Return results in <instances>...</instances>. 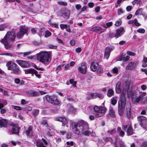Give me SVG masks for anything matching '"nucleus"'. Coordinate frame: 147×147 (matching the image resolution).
Masks as SVG:
<instances>
[{"mask_svg": "<svg viewBox=\"0 0 147 147\" xmlns=\"http://www.w3.org/2000/svg\"><path fill=\"white\" fill-rule=\"evenodd\" d=\"M122 129L125 131H126L127 135L128 136L131 135L134 133V131L131 126L125 125L123 126Z\"/></svg>", "mask_w": 147, "mask_h": 147, "instance_id": "6e6552de", "label": "nucleus"}, {"mask_svg": "<svg viewBox=\"0 0 147 147\" xmlns=\"http://www.w3.org/2000/svg\"><path fill=\"white\" fill-rule=\"evenodd\" d=\"M131 106L130 103H127L126 105V110L125 113L128 119L131 118L132 112L131 111Z\"/></svg>", "mask_w": 147, "mask_h": 147, "instance_id": "9d476101", "label": "nucleus"}, {"mask_svg": "<svg viewBox=\"0 0 147 147\" xmlns=\"http://www.w3.org/2000/svg\"><path fill=\"white\" fill-rule=\"evenodd\" d=\"M124 56V55H123V53L122 55L118 58V61H121L123 60Z\"/></svg>", "mask_w": 147, "mask_h": 147, "instance_id": "0e129e2a", "label": "nucleus"}, {"mask_svg": "<svg viewBox=\"0 0 147 147\" xmlns=\"http://www.w3.org/2000/svg\"><path fill=\"white\" fill-rule=\"evenodd\" d=\"M113 50L112 48L110 47H107L105 50L104 59H108L109 58L111 52Z\"/></svg>", "mask_w": 147, "mask_h": 147, "instance_id": "4468645a", "label": "nucleus"}, {"mask_svg": "<svg viewBox=\"0 0 147 147\" xmlns=\"http://www.w3.org/2000/svg\"><path fill=\"white\" fill-rule=\"evenodd\" d=\"M36 145L37 147H46L42 142L38 140L36 141Z\"/></svg>", "mask_w": 147, "mask_h": 147, "instance_id": "2f4dec72", "label": "nucleus"}, {"mask_svg": "<svg viewBox=\"0 0 147 147\" xmlns=\"http://www.w3.org/2000/svg\"><path fill=\"white\" fill-rule=\"evenodd\" d=\"M145 32V30L143 28H140L137 30V32L140 33H144Z\"/></svg>", "mask_w": 147, "mask_h": 147, "instance_id": "37998d69", "label": "nucleus"}, {"mask_svg": "<svg viewBox=\"0 0 147 147\" xmlns=\"http://www.w3.org/2000/svg\"><path fill=\"white\" fill-rule=\"evenodd\" d=\"M16 37V34L14 31H9L7 32L4 38L2 39L6 40L9 42H13Z\"/></svg>", "mask_w": 147, "mask_h": 147, "instance_id": "20e7f679", "label": "nucleus"}, {"mask_svg": "<svg viewBox=\"0 0 147 147\" xmlns=\"http://www.w3.org/2000/svg\"><path fill=\"white\" fill-rule=\"evenodd\" d=\"M32 96H38L39 94V93L38 92L32 90Z\"/></svg>", "mask_w": 147, "mask_h": 147, "instance_id": "de8ad7c7", "label": "nucleus"}, {"mask_svg": "<svg viewBox=\"0 0 147 147\" xmlns=\"http://www.w3.org/2000/svg\"><path fill=\"white\" fill-rule=\"evenodd\" d=\"M97 70V74L99 76H100L103 72V69L100 67H98Z\"/></svg>", "mask_w": 147, "mask_h": 147, "instance_id": "f704fd0d", "label": "nucleus"}, {"mask_svg": "<svg viewBox=\"0 0 147 147\" xmlns=\"http://www.w3.org/2000/svg\"><path fill=\"white\" fill-rule=\"evenodd\" d=\"M136 64L133 62H129L126 66L125 69L127 70H132L136 67Z\"/></svg>", "mask_w": 147, "mask_h": 147, "instance_id": "dca6fc26", "label": "nucleus"}, {"mask_svg": "<svg viewBox=\"0 0 147 147\" xmlns=\"http://www.w3.org/2000/svg\"><path fill=\"white\" fill-rule=\"evenodd\" d=\"M8 42L6 40L1 39L0 42L3 44L5 49H9L11 48V45L8 43Z\"/></svg>", "mask_w": 147, "mask_h": 147, "instance_id": "b1692460", "label": "nucleus"}, {"mask_svg": "<svg viewBox=\"0 0 147 147\" xmlns=\"http://www.w3.org/2000/svg\"><path fill=\"white\" fill-rule=\"evenodd\" d=\"M109 114L111 117L113 118H114L115 117L114 111L112 108H110L109 110Z\"/></svg>", "mask_w": 147, "mask_h": 147, "instance_id": "7c9ffc66", "label": "nucleus"}, {"mask_svg": "<svg viewBox=\"0 0 147 147\" xmlns=\"http://www.w3.org/2000/svg\"><path fill=\"white\" fill-rule=\"evenodd\" d=\"M107 132L110 134L113 135L115 134L116 130L115 129H113L112 130H108Z\"/></svg>", "mask_w": 147, "mask_h": 147, "instance_id": "4c0bfd02", "label": "nucleus"}, {"mask_svg": "<svg viewBox=\"0 0 147 147\" xmlns=\"http://www.w3.org/2000/svg\"><path fill=\"white\" fill-rule=\"evenodd\" d=\"M12 129L11 132L13 134H18L19 133V128L18 125L15 124H12Z\"/></svg>", "mask_w": 147, "mask_h": 147, "instance_id": "a211bd4d", "label": "nucleus"}, {"mask_svg": "<svg viewBox=\"0 0 147 147\" xmlns=\"http://www.w3.org/2000/svg\"><path fill=\"white\" fill-rule=\"evenodd\" d=\"M28 102L27 101H26L24 99H22L21 100V103L22 105H25L28 104Z\"/></svg>", "mask_w": 147, "mask_h": 147, "instance_id": "052dcab7", "label": "nucleus"}, {"mask_svg": "<svg viewBox=\"0 0 147 147\" xmlns=\"http://www.w3.org/2000/svg\"><path fill=\"white\" fill-rule=\"evenodd\" d=\"M45 37L47 38L51 36V34L49 30H47L45 32Z\"/></svg>", "mask_w": 147, "mask_h": 147, "instance_id": "ea45409f", "label": "nucleus"}, {"mask_svg": "<svg viewBox=\"0 0 147 147\" xmlns=\"http://www.w3.org/2000/svg\"><path fill=\"white\" fill-rule=\"evenodd\" d=\"M49 48L51 49H56L57 48V46H54L51 45H49Z\"/></svg>", "mask_w": 147, "mask_h": 147, "instance_id": "e2e57ef3", "label": "nucleus"}, {"mask_svg": "<svg viewBox=\"0 0 147 147\" xmlns=\"http://www.w3.org/2000/svg\"><path fill=\"white\" fill-rule=\"evenodd\" d=\"M99 67L98 64L97 63L92 62L91 64L90 68L92 71H95L97 70Z\"/></svg>", "mask_w": 147, "mask_h": 147, "instance_id": "6ab92c4d", "label": "nucleus"}, {"mask_svg": "<svg viewBox=\"0 0 147 147\" xmlns=\"http://www.w3.org/2000/svg\"><path fill=\"white\" fill-rule=\"evenodd\" d=\"M118 71V69L116 67H115L112 70V72L114 74H117Z\"/></svg>", "mask_w": 147, "mask_h": 147, "instance_id": "5fc2aeb1", "label": "nucleus"}, {"mask_svg": "<svg viewBox=\"0 0 147 147\" xmlns=\"http://www.w3.org/2000/svg\"><path fill=\"white\" fill-rule=\"evenodd\" d=\"M141 103L143 104L147 103V97L143 98L142 96V98L141 100Z\"/></svg>", "mask_w": 147, "mask_h": 147, "instance_id": "e433bc0d", "label": "nucleus"}, {"mask_svg": "<svg viewBox=\"0 0 147 147\" xmlns=\"http://www.w3.org/2000/svg\"><path fill=\"white\" fill-rule=\"evenodd\" d=\"M38 61L45 65H48L51 62V57L50 52L46 51H40L36 54Z\"/></svg>", "mask_w": 147, "mask_h": 147, "instance_id": "f03ea898", "label": "nucleus"}, {"mask_svg": "<svg viewBox=\"0 0 147 147\" xmlns=\"http://www.w3.org/2000/svg\"><path fill=\"white\" fill-rule=\"evenodd\" d=\"M142 8H139L136 11L135 13L136 15H137L139 14L142 13Z\"/></svg>", "mask_w": 147, "mask_h": 147, "instance_id": "09e8293b", "label": "nucleus"}, {"mask_svg": "<svg viewBox=\"0 0 147 147\" xmlns=\"http://www.w3.org/2000/svg\"><path fill=\"white\" fill-rule=\"evenodd\" d=\"M127 54L129 55L132 56H134L135 55V53H134L129 51H127Z\"/></svg>", "mask_w": 147, "mask_h": 147, "instance_id": "4d7b16f0", "label": "nucleus"}, {"mask_svg": "<svg viewBox=\"0 0 147 147\" xmlns=\"http://www.w3.org/2000/svg\"><path fill=\"white\" fill-rule=\"evenodd\" d=\"M130 58V57L128 56H127L126 57H124L123 60L124 61H126L128 60Z\"/></svg>", "mask_w": 147, "mask_h": 147, "instance_id": "774afa93", "label": "nucleus"}, {"mask_svg": "<svg viewBox=\"0 0 147 147\" xmlns=\"http://www.w3.org/2000/svg\"><path fill=\"white\" fill-rule=\"evenodd\" d=\"M126 101L124 100V98H122V100H120L118 102V112L120 116H122L125 108Z\"/></svg>", "mask_w": 147, "mask_h": 147, "instance_id": "423d86ee", "label": "nucleus"}, {"mask_svg": "<svg viewBox=\"0 0 147 147\" xmlns=\"http://www.w3.org/2000/svg\"><path fill=\"white\" fill-rule=\"evenodd\" d=\"M32 127L30 126L28 127L27 129L24 132L26 136H32Z\"/></svg>", "mask_w": 147, "mask_h": 147, "instance_id": "412c9836", "label": "nucleus"}, {"mask_svg": "<svg viewBox=\"0 0 147 147\" xmlns=\"http://www.w3.org/2000/svg\"><path fill=\"white\" fill-rule=\"evenodd\" d=\"M58 3L61 5H67V3L66 2H59Z\"/></svg>", "mask_w": 147, "mask_h": 147, "instance_id": "69168bd1", "label": "nucleus"}, {"mask_svg": "<svg viewBox=\"0 0 147 147\" xmlns=\"http://www.w3.org/2000/svg\"><path fill=\"white\" fill-rule=\"evenodd\" d=\"M130 81L129 80H128L127 81H126L125 82V85L127 87L128 90H129V89H130L129 86L130 85Z\"/></svg>", "mask_w": 147, "mask_h": 147, "instance_id": "a18cd8bd", "label": "nucleus"}, {"mask_svg": "<svg viewBox=\"0 0 147 147\" xmlns=\"http://www.w3.org/2000/svg\"><path fill=\"white\" fill-rule=\"evenodd\" d=\"M28 28L24 26L20 27L19 31L16 34L17 37L19 38H21L24 34H26L28 32Z\"/></svg>", "mask_w": 147, "mask_h": 147, "instance_id": "0eeeda50", "label": "nucleus"}, {"mask_svg": "<svg viewBox=\"0 0 147 147\" xmlns=\"http://www.w3.org/2000/svg\"><path fill=\"white\" fill-rule=\"evenodd\" d=\"M94 110L95 112L94 113L96 117L103 116L106 111V108L105 107H98L96 106L94 107Z\"/></svg>", "mask_w": 147, "mask_h": 147, "instance_id": "7ed1b4c3", "label": "nucleus"}, {"mask_svg": "<svg viewBox=\"0 0 147 147\" xmlns=\"http://www.w3.org/2000/svg\"><path fill=\"white\" fill-rule=\"evenodd\" d=\"M13 108L14 109L17 110H22L21 108L19 106H14Z\"/></svg>", "mask_w": 147, "mask_h": 147, "instance_id": "338daca9", "label": "nucleus"}, {"mask_svg": "<svg viewBox=\"0 0 147 147\" xmlns=\"http://www.w3.org/2000/svg\"><path fill=\"white\" fill-rule=\"evenodd\" d=\"M39 113V110L37 109H34L32 112V115L34 116H37Z\"/></svg>", "mask_w": 147, "mask_h": 147, "instance_id": "473e14b6", "label": "nucleus"}, {"mask_svg": "<svg viewBox=\"0 0 147 147\" xmlns=\"http://www.w3.org/2000/svg\"><path fill=\"white\" fill-rule=\"evenodd\" d=\"M70 111L72 113H74L76 112V109L74 108L72 106H71L69 108Z\"/></svg>", "mask_w": 147, "mask_h": 147, "instance_id": "3c124183", "label": "nucleus"}, {"mask_svg": "<svg viewBox=\"0 0 147 147\" xmlns=\"http://www.w3.org/2000/svg\"><path fill=\"white\" fill-rule=\"evenodd\" d=\"M138 121L140 122V125L144 128L146 129V127L145 125L146 119L144 116H140L138 117Z\"/></svg>", "mask_w": 147, "mask_h": 147, "instance_id": "1a4fd4ad", "label": "nucleus"}, {"mask_svg": "<svg viewBox=\"0 0 147 147\" xmlns=\"http://www.w3.org/2000/svg\"><path fill=\"white\" fill-rule=\"evenodd\" d=\"M107 95L109 97H110L114 95V91L112 89L109 90L108 91Z\"/></svg>", "mask_w": 147, "mask_h": 147, "instance_id": "72a5a7b5", "label": "nucleus"}, {"mask_svg": "<svg viewBox=\"0 0 147 147\" xmlns=\"http://www.w3.org/2000/svg\"><path fill=\"white\" fill-rule=\"evenodd\" d=\"M60 26L61 29L67 28V25L66 24H61L60 25Z\"/></svg>", "mask_w": 147, "mask_h": 147, "instance_id": "680f3d73", "label": "nucleus"}, {"mask_svg": "<svg viewBox=\"0 0 147 147\" xmlns=\"http://www.w3.org/2000/svg\"><path fill=\"white\" fill-rule=\"evenodd\" d=\"M97 26H95L90 29V31L95 32H97Z\"/></svg>", "mask_w": 147, "mask_h": 147, "instance_id": "13d9d810", "label": "nucleus"}, {"mask_svg": "<svg viewBox=\"0 0 147 147\" xmlns=\"http://www.w3.org/2000/svg\"><path fill=\"white\" fill-rule=\"evenodd\" d=\"M140 147H147V142L145 141L142 142Z\"/></svg>", "mask_w": 147, "mask_h": 147, "instance_id": "864d4df0", "label": "nucleus"}, {"mask_svg": "<svg viewBox=\"0 0 147 147\" xmlns=\"http://www.w3.org/2000/svg\"><path fill=\"white\" fill-rule=\"evenodd\" d=\"M132 101L134 103L138 102L140 101H141L142 98V95H140L139 96H137L134 94H132L131 96Z\"/></svg>", "mask_w": 147, "mask_h": 147, "instance_id": "f8f14e48", "label": "nucleus"}, {"mask_svg": "<svg viewBox=\"0 0 147 147\" xmlns=\"http://www.w3.org/2000/svg\"><path fill=\"white\" fill-rule=\"evenodd\" d=\"M89 128L88 123L84 121H82L78 123L75 124L72 127L73 131L76 134H79L80 131L85 135L88 136L90 133L89 131Z\"/></svg>", "mask_w": 147, "mask_h": 147, "instance_id": "f257e3e1", "label": "nucleus"}, {"mask_svg": "<svg viewBox=\"0 0 147 147\" xmlns=\"http://www.w3.org/2000/svg\"><path fill=\"white\" fill-rule=\"evenodd\" d=\"M32 110V108L30 107H26L24 109H22V110H25V111H30Z\"/></svg>", "mask_w": 147, "mask_h": 147, "instance_id": "49530a36", "label": "nucleus"}, {"mask_svg": "<svg viewBox=\"0 0 147 147\" xmlns=\"http://www.w3.org/2000/svg\"><path fill=\"white\" fill-rule=\"evenodd\" d=\"M34 74L36 76L37 78H41V76L38 73V72L35 70V71L34 72Z\"/></svg>", "mask_w": 147, "mask_h": 147, "instance_id": "79ce46f5", "label": "nucleus"}, {"mask_svg": "<svg viewBox=\"0 0 147 147\" xmlns=\"http://www.w3.org/2000/svg\"><path fill=\"white\" fill-rule=\"evenodd\" d=\"M17 63L23 68H28L30 66V64L28 62L25 61L18 60L17 61Z\"/></svg>", "mask_w": 147, "mask_h": 147, "instance_id": "ddd939ff", "label": "nucleus"}, {"mask_svg": "<svg viewBox=\"0 0 147 147\" xmlns=\"http://www.w3.org/2000/svg\"><path fill=\"white\" fill-rule=\"evenodd\" d=\"M121 21L120 20H119L117 21L115 23V25L117 26H119L121 24Z\"/></svg>", "mask_w": 147, "mask_h": 147, "instance_id": "8fccbe9b", "label": "nucleus"}, {"mask_svg": "<svg viewBox=\"0 0 147 147\" xmlns=\"http://www.w3.org/2000/svg\"><path fill=\"white\" fill-rule=\"evenodd\" d=\"M69 82L70 84H73V86L74 87H76V81H74L73 79H71L69 80Z\"/></svg>", "mask_w": 147, "mask_h": 147, "instance_id": "58836bf2", "label": "nucleus"}, {"mask_svg": "<svg viewBox=\"0 0 147 147\" xmlns=\"http://www.w3.org/2000/svg\"><path fill=\"white\" fill-rule=\"evenodd\" d=\"M46 99L48 102L53 105H57L60 104V102L58 100L57 97L55 95H47Z\"/></svg>", "mask_w": 147, "mask_h": 147, "instance_id": "39448f33", "label": "nucleus"}, {"mask_svg": "<svg viewBox=\"0 0 147 147\" xmlns=\"http://www.w3.org/2000/svg\"><path fill=\"white\" fill-rule=\"evenodd\" d=\"M115 32L116 33L115 34V37L116 38H117L122 35L124 33L125 30L123 28H121L116 30Z\"/></svg>", "mask_w": 147, "mask_h": 147, "instance_id": "2eb2a0df", "label": "nucleus"}, {"mask_svg": "<svg viewBox=\"0 0 147 147\" xmlns=\"http://www.w3.org/2000/svg\"><path fill=\"white\" fill-rule=\"evenodd\" d=\"M87 98L89 100L95 98V93H92L88 94L87 95Z\"/></svg>", "mask_w": 147, "mask_h": 147, "instance_id": "c756f323", "label": "nucleus"}, {"mask_svg": "<svg viewBox=\"0 0 147 147\" xmlns=\"http://www.w3.org/2000/svg\"><path fill=\"white\" fill-rule=\"evenodd\" d=\"M95 98L97 97L100 98H103V96L100 94L95 93Z\"/></svg>", "mask_w": 147, "mask_h": 147, "instance_id": "a19ab883", "label": "nucleus"}, {"mask_svg": "<svg viewBox=\"0 0 147 147\" xmlns=\"http://www.w3.org/2000/svg\"><path fill=\"white\" fill-rule=\"evenodd\" d=\"M124 13V12L122 9L119 8L117 9V14L118 15H119Z\"/></svg>", "mask_w": 147, "mask_h": 147, "instance_id": "c03bdc74", "label": "nucleus"}, {"mask_svg": "<svg viewBox=\"0 0 147 147\" xmlns=\"http://www.w3.org/2000/svg\"><path fill=\"white\" fill-rule=\"evenodd\" d=\"M35 70L33 69H30L26 70L25 71L26 74H31L32 76H34V73Z\"/></svg>", "mask_w": 147, "mask_h": 147, "instance_id": "c85d7f7f", "label": "nucleus"}, {"mask_svg": "<svg viewBox=\"0 0 147 147\" xmlns=\"http://www.w3.org/2000/svg\"><path fill=\"white\" fill-rule=\"evenodd\" d=\"M12 72L11 73L13 74L16 75H18L21 73V71L20 68L16 64L15 67H14L11 70Z\"/></svg>", "mask_w": 147, "mask_h": 147, "instance_id": "f3484780", "label": "nucleus"}, {"mask_svg": "<svg viewBox=\"0 0 147 147\" xmlns=\"http://www.w3.org/2000/svg\"><path fill=\"white\" fill-rule=\"evenodd\" d=\"M117 102V100L113 98L111 100V104L113 105H115Z\"/></svg>", "mask_w": 147, "mask_h": 147, "instance_id": "603ef678", "label": "nucleus"}, {"mask_svg": "<svg viewBox=\"0 0 147 147\" xmlns=\"http://www.w3.org/2000/svg\"><path fill=\"white\" fill-rule=\"evenodd\" d=\"M55 120L56 121H61L64 125H65L67 123V120L64 116L63 117H60L55 118Z\"/></svg>", "mask_w": 147, "mask_h": 147, "instance_id": "4be33fe9", "label": "nucleus"}, {"mask_svg": "<svg viewBox=\"0 0 147 147\" xmlns=\"http://www.w3.org/2000/svg\"><path fill=\"white\" fill-rule=\"evenodd\" d=\"M134 23L136 26H138L141 25V24L138 22L137 20L136 19L134 20Z\"/></svg>", "mask_w": 147, "mask_h": 147, "instance_id": "6e6d98bb", "label": "nucleus"}, {"mask_svg": "<svg viewBox=\"0 0 147 147\" xmlns=\"http://www.w3.org/2000/svg\"><path fill=\"white\" fill-rule=\"evenodd\" d=\"M121 83L120 82H117L115 90L116 92L117 93H119L120 92L121 90L120 89V86Z\"/></svg>", "mask_w": 147, "mask_h": 147, "instance_id": "a878e982", "label": "nucleus"}, {"mask_svg": "<svg viewBox=\"0 0 147 147\" xmlns=\"http://www.w3.org/2000/svg\"><path fill=\"white\" fill-rule=\"evenodd\" d=\"M4 94V96H8V94L7 93V92L4 90V89H3L1 90V91Z\"/></svg>", "mask_w": 147, "mask_h": 147, "instance_id": "bf43d9fd", "label": "nucleus"}, {"mask_svg": "<svg viewBox=\"0 0 147 147\" xmlns=\"http://www.w3.org/2000/svg\"><path fill=\"white\" fill-rule=\"evenodd\" d=\"M97 30L96 32H97L100 34H101L105 30L104 29L100 27L97 26Z\"/></svg>", "mask_w": 147, "mask_h": 147, "instance_id": "c9c22d12", "label": "nucleus"}, {"mask_svg": "<svg viewBox=\"0 0 147 147\" xmlns=\"http://www.w3.org/2000/svg\"><path fill=\"white\" fill-rule=\"evenodd\" d=\"M78 70L82 74H85L87 70L86 63H82L81 65L78 67Z\"/></svg>", "mask_w": 147, "mask_h": 147, "instance_id": "9b49d317", "label": "nucleus"}, {"mask_svg": "<svg viewBox=\"0 0 147 147\" xmlns=\"http://www.w3.org/2000/svg\"><path fill=\"white\" fill-rule=\"evenodd\" d=\"M127 92L126 89H124L121 94V100H122V98L124 99V100L125 101V95Z\"/></svg>", "mask_w": 147, "mask_h": 147, "instance_id": "cd10ccee", "label": "nucleus"}, {"mask_svg": "<svg viewBox=\"0 0 147 147\" xmlns=\"http://www.w3.org/2000/svg\"><path fill=\"white\" fill-rule=\"evenodd\" d=\"M16 64L11 61H9L7 62L6 64V66L9 70H11L15 67Z\"/></svg>", "mask_w": 147, "mask_h": 147, "instance_id": "aec40b11", "label": "nucleus"}, {"mask_svg": "<svg viewBox=\"0 0 147 147\" xmlns=\"http://www.w3.org/2000/svg\"><path fill=\"white\" fill-rule=\"evenodd\" d=\"M117 131L120 136L122 137L124 136L125 135V132L122 130L120 127H118Z\"/></svg>", "mask_w": 147, "mask_h": 147, "instance_id": "bb28decb", "label": "nucleus"}, {"mask_svg": "<svg viewBox=\"0 0 147 147\" xmlns=\"http://www.w3.org/2000/svg\"><path fill=\"white\" fill-rule=\"evenodd\" d=\"M8 122L5 119H0V128L5 127H7Z\"/></svg>", "mask_w": 147, "mask_h": 147, "instance_id": "5701e85b", "label": "nucleus"}, {"mask_svg": "<svg viewBox=\"0 0 147 147\" xmlns=\"http://www.w3.org/2000/svg\"><path fill=\"white\" fill-rule=\"evenodd\" d=\"M70 11L68 9H65L63 13L62 16L64 18L68 19L70 16Z\"/></svg>", "mask_w": 147, "mask_h": 147, "instance_id": "393cba45", "label": "nucleus"}]
</instances>
